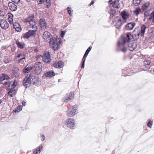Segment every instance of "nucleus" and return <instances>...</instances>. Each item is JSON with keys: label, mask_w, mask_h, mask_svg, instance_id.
I'll use <instances>...</instances> for the list:
<instances>
[{"label": "nucleus", "mask_w": 154, "mask_h": 154, "mask_svg": "<svg viewBox=\"0 0 154 154\" xmlns=\"http://www.w3.org/2000/svg\"><path fill=\"white\" fill-rule=\"evenodd\" d=\"M34 14H31L28 17L24 18L23 20V22L26 24L29 28L33 29V30H29L24 34L23 38H25L28 39L31 36H35V35L38 28L36 25V21L34 19Z\"/></svg>", "instance_id": "1"}, {"label": "nucleus", "mask_w": 154, "mask_h": 154, "mask_svg": "<svg viewBox=\"0 0 154 154\" xmlns=\"http://www.w3.org/2000/svg\"><path fill=\"white\" fill-rule=\"evenodd\" d=\"M140 34L139 32H133V35H132L130 33H127L124 36H121V38L119 40L118 42V46L119 47L121 46H123L126 42H129L132 38L137 39L139 38Z\"/></svg>", "instance_id": "2"}, {"label": "nucleus", "mask_w": 154, "mask_h": 154, "mask_svg": "<svg viewBox=\"0 0 154 154\" xmlns=\"http://www.w3.org/2000/svg\"><path fill=\"white\" fill-rule=\"evenodd\" d=\"M61 42V38L52 37L49 41V46L53 50L56 51L60 48L59 45Z\"/></svg>", "instance_id": "3"}, {"label": "nucleus", "mask_w": 154, "mask_h": 154, "mask_svg": "<svg viewBox=\"0 0 154 154\" xmlns=\"http://www.w3.org/2000/svg\"><path fill=\"white\" fill-rule=\"evenodd\" d=\"M77 105H74L72 106L67 111L66 115L69 117H72L77 113Z\"/></svg>", "instance_id": "4"}, {"label": "nucleus", "mask_w": 154, "mask_h": 154, "mask_svg": "<svg viewBox=\"0 0 154 154\" xmlns=\"http://www.w3.org/2000/svg\"><path fill=\"white\" fill-rule=\"evenodd\" d=\"M66 125L68 128L71 129H74L75 127V120L72 118L67 119L65 122Z\"/></svg>", "instance_id": "5"}, {"label": "nucleus", "mask_w": 154, "mask_h": 154, "mask_svg": "<svg viewBox=\"0 0 154 154\" xmlns=\"http://www.w3.org/2000/svg\"><path fill=\"white\" fill-rule=\"evenodd\" d=\"M10 78L7 75L2 74L0 78V83L6 85L9 82Z\"/></svg>", "instance_id": "6"}, {"label": "nucleus", "mask_w": 154, "mask_h": 154, "mask_svg": "<svg viewBox=\"0 0 154 154\" xmlns=\"http://www.w3.org/2000/svg\"><path fill=\"white\" fill-rule=\"evenodd\" d=\"M29 75V77L31 80V84L35 86H38L39 84V79L35 76L32 75L31 73Z\"/></svg>", "instance_id": "7"}, {"label": "nucleus", "mask_w": 154, "mask_h": 154, "mask_svg": "<svg viewBox=\"0 0 154 154\" xmlns=\"http://www.w3.org/2000/svg\"><path fill=\"white\" fill-rule=\"evenodd\" d=\"M113 23L116 28L118 29H119L121 28L122 24L121 19L118 17H116L115 18Z\"/></svg>", "instance_id": "8"}, {"label": "nucleus", "mask_w": 154, "mask_h": 154, "mask_svg": "<svg viewBox=\"0 0 154 154\" xmlns=\"http://www.w3.org/2000/svg\"><path fill=\"white\" fill-rule=\"evenodd\" d=\"M42 60L45 63H48L50 62L51 57L49 52L46 51L44 53L42 57Z\"/></svg>", "instance_id": "9"}, {"label": "nucleus", "mask_w": 154, "mask_h": 154, "mask_svg": "<svg viewBox=\"0 0 154 154\" xmlns=\"http://www.w3.org/2000/svg\"><path fill=\"white\" fill-rule=\"evenodd\" d=\"M23 85L26 88L29 87L31 84V80L29 77V75H27L23 81Z\"/></svg>", "instance_id": "10"}, {"label": "nucleus", "mask_w": 154, "mask_h": 154, "mask_svg": "<svg viewBox=\"0 0 154 154\" xmlns=\"http://www.w3.org/2000/svg\"><path fill=\"white\" fill-rule=\"evenodd\" d=\"M0 26L2 29L5 30L8 28L9 24L5 20H0Z\"/></svg>", "instance_id": "11"}, {"label": "nucleus", "mask_w": 154, "mask_h": 154, "mask_svg": "<svg viewBox=\"0 0 154 154\" xmlns=\"http://www.w3.org/2000/svg\"><path fill=\"white\" fill-rule=\"evenodd\" d=\"M35 72L37 75L39 74L42 71V66L40 63L36 64L35 66Z\"/></svg>", "instance_id": "12"}, {"label": "nucleus", "mask_w": 154, "mask_h": 154, "mask_svg": "<svg viewBox=\"0 0 154 154\" xmlns=\"http://www.w3.org/2000/svg\"><path fill=\"white\" fill-rule=\"evenodd\" d=\"M39 25L42 30H45L47 27V23L45 19H41L40 20Z\"/></svg>", "instance_id": "13"}, {"label": "nucleus", "mask_w": 154, "mask_h": 154, "mask_svg": "<svg viewBox=\"0 0 154 154\" xmlns=\"http://www.w3.org/2000/svg\"><path fill=\"white\" fill-rule=\"evenodd\" d=\"M74 96L73 92H71L68 95H67L63 98L64 102H66L72 100Z\"/></svg>", "instance_id": "14"}, {"label": "nucleus", "mask_w": 154, "mask_h": 154, "mask_svg": "<svg viewBox=\"0 0 154 154\" xmlns=\"http://www.w3.org/2000/svg\"><path fill=\"white\" fill-rule=\"evenodd\" d=\"M37 2L39 4H42L45 3V4L46 5L47 8H49L51 5V2L50 0H37Z\"/></svg>", "instance_id": "15"}, {"label": "nucleus", "mask_w": 154, "mask_h": 154, "mask_svg": "<svg viewBox=\"0 0 154 154\" xmlns=\"http://www.w3.org/2000/svg\"><path fill=\"white\" fill-rule=\"evenodd\" d=\"M128 45L129 49L131 51H133L137 47V44L135 42H129Z\"/></svg>", "instance_id": "16"}, {"label": "nucleus", "mask_w": 154, "mask_h": 154, "mask_svg": "<svg viewBox=\"0 0 154 154\" xmlns=\"http://www.w3.org/2000/svg\"><path fill=\"white\" fill-rule=\"evenodd\" d=\"M9 83V85L8 87V89L9 90H12L17 85V82L16 81H11Z\"/></svg>", "instance_id": "17"}, {"label": "nucleus", "mask_w": 154, "mask_h": 154, "mask_svg": "<svg viewBox=\"0 0 154 154\" xmlns=\"http://www.w3.org/2000/svg\"><path fill=\"white\" fill-rule=\"evenodd\" d=\"M8 6L9 9L12 11H15L16 10L17 8V6L14 3L9 2L8 3Z\"/></svg>", "instance_id": "18"}, {"label": "nucleus", "mask_w": 154, "mask_h": 154, "mask_svg": "<svg viewBox=\"0 0 154 154\" xmlns=\"http://www.w3.org/2000/svg\"><path fill=\"white\" fill-rule=\"evenodd\" d=\"M64 66L63 62L62 61H60L57 63H54V66L56 68H61Z\"/></svg>", "instance_id": "19"}, {"label": "nucleus", "mask_w": 154, "mask_h": 154, "mask_svg": "<svg viewBox=\"0 0 154 154\" xmlns=\"http://www.w3.org/2000/svg\"><path fill=\"white\" fill-rule=\"evenodd\" d=\"M16 43L18 48L20 49H23L25 46V44L23 42L16 41Z\"/></svg>", "instance_id": "20"}, {"label": "nucleus", "mask_w": 154, "mask_h": 154, "mask_svg": "<svg viewBox=\"0 0 154 154\" xmlns=\"http://www.w3.org/2000/svg\"><path fill=\"white\" fill-rule=\"evenodd\" d=\"M13 27L16 30L17 32H20L21 30L20 26L19 24L17 22H14L13 24Z\"/></svg>", "instance_id": "21"}, {"label": "nucleus", "mask_w": 154, "mask_h": 154, "mask_svg": "<svg viewBox=\"0 0 154 154\" xmlns=\"http://www.w3.org/2000/svg\"><path fill=\"white\" fill-rule=\"evenodd\" d=\"M135 25L134 23H130L127 24L125 26V29L127 30L132 29Z\"/></svg>", "instance_id": "22"}, {"label": "nucleus", "mask_w": 154, "mask_h": 154, "mask_svg": "<svg viewBox=\"0 0 154 154\" xmlns=\"http://www.w3.org/2000/svg\"><path fill=\"white\" fill-rule=\"evenodd\" d=\"M55 73L52 70L49 71L45 73V76L47 77L51 78L55 75Z\"/></svg>", "instance_id": "23"}, {"label": "nucleus", "mask_w": 154, "mask_h": 154, "mask_svg": "<svg viewBox=\"0 0 154 154\" xmlns=\"http://www.w3.org/2000/svg\"><path fill=\"white\" fill-rule=\"evenodd\" d=\"M121 15L123 19L125 20L128 18L129 16L128 13L125 11L121 12Z\"/></svg>", "instance_id": "24"}, {"label": "nucleus", "mask_w": 154, "mask_h": 154, "mask_svg": "<svg viewBox=\"0 0 154 154\" xmlns=\"http://www.w3.org/2000/svg\"><path fill=\"white\" fill-rule=\"evenodd\" d=\"M43 35L44 39L45 40H47L51 36V34L48 31H46L44 32Z\"/></svg>", "instance_id": "25"}, {"label": "nucleus", "mask_w": 154, "mask_h": 154, "mask_svg": "<svg viewBox=\"0 0 154 154\" xmlns=\"http://www.w3.org/2000/svg\"><path fill=\"white\" fill-rule=\"evenodd\" d=\"M113 5L114 7L116 8H119L120 7V5L119 2V0H115L113 1Z\"/></svg>", "instance_id": "26"}, {"label": "nucleus", "mask_w": 154, "mask_h": 154, "mask_svg": "<svg viewBox=\"0 0 154 154\" xmlns=\"http://www.w3.org/2000/svg\"><path fill=\"white\" fill-rule=\"evenodd\" d=\"M147 27L145 25H143L141 27L140 34L142 36L144 35L145 31V29H146Z\"/></svg>", "instance_id": "27"}, {"label": "nucleus", "mask_w": 154, "mask_h": 154, "mask_svg": "<svg viewBox=\"0 0 154 154\" xmlns=\"http://www.w3.org/2000/svg\"><path fill=\"white\" fill-rule=\"evenodd\" d=\"M31 67H28L27 65L23 69V72L24 73H29L32 69Z\"/></svg>", "instance_id": "28"}, {"label": "nucleus", "mask_w": 154, "mask_h": 154, "mask_svg": "<svg viewBox=\"0 0 154 154\" xmlns=\"http://www.w3.org/2000/svg\"><path fill=\"white\" fill-rule=\"evenodd\" d=\"M17 91V90L15 89L10 90V91H9L8 94L11 97H13L14 95H15V94L16 93Z\"/></svg>", "instance_id": "29"}, {"label": "nucleus", "mask_w": 154, "mask_h": 154, "mask_svg": "<svg viewBox=\"0 0 154 154\" xmlns=\"http://www.w3.org/2000/svg\"><path fill=\"white\" fill-rule=\"evenodd\" d=\"M92 48V47L91 46H90L86 50L84 55V56L83 57V58H84L86 59V58L87 56L88 53L90 52V51L91 50Z\"/></svg>", "instance_id": "30"}, {"label": "nucleus", "mask_w": 154, "mask_h": 154, "mask_svg": "<svg viewBox=\"0 0 154 154\" xmlns=\"http://www.w3.org/2000/svg\"><path fill=\"white\" fill-rule=\"evenodd\" d=\"M150 4V3L149 2H147L145 3L142 6V8L143 10H145L146 9L147 7Z\"/></svg>", "instance_id": "31"}, {"label": "nucleus", "mask_w": 154, "mask_h": 154, "mask_svg": "<svg viewBox=\"0 0 154 154\" xmlns=\"http://www.w3.org/2000/svg\"><path fill=\"white\" fill-rule=\"evenodd\" d=\"M141 9L139 8H137L134 11V14L136 16H137L139 13L141 12Z\"/></svg>", "instance_id": "32"}, {"label": "nucleus", "mask_w": 154, "mask_h": 154, "mask_svg": "<svg viewBox=\"0 0 154 154\" xmlns=\"http://www.w3.org/2000/svg\"><path fill=\"white\" fill-rule=\"evenodd\" d=\"M150 61L149 59L145 60L143 62L144 65L145 66L147 67L149 65Z\"/></svg>", "instance_id": "33"}, {"label": "nucleus", "mask_w": 154, "mask_h": 154, "mask_svg": "<svg viewBox=\"0 0 154 154\" xmlns=\"http://www.w3.org/2000/svg\"><path fill=\"white\" fill-rule=\"evenodd\" d=\"M25 58L23 57L21 58V59H19V63L21 65H23L25 62Z\"/></svg>", "instance_id": "34"}, {"label": "nucleus", "mask_w": 154, "mask_h": 154, "mask_svg": "<svg viewBox=\"0 0 154 154\" xmlns=\"http://www.w3.org/2000/svg\"><path fill=\"white\" fill-rule=\"evenodd\" d=\"M142 0H133V3L134 5L137 6Z\"/></svg>", "instance_id": "35"}, {"label": "nucleus", "mask_w": 154, "mask_h": 154, "mask_svg": "<svg viewBox=\"0 0 154 154\" xmlns=\"http://www.w3.org/2000/svg\"><path fill=\"white\" fill-rule=\"evenodd\" d=\"M22 109V106L21 105L19 106L16 109L14 110V111L15 112H17L20 111Z\"/></svg>", "instance_id": "36"}, {"label": "nucleus", "mask_w": 154, "mask_h": 154, "mask_svg": "<svg viewBox=\"0 0 154 154\" xmlns=\"http://www.w3.org/2000/svg\"><path fill=\"white\" fill-rule=\"evenodd\" d=\"M153 122H152L149 119L148 120V122L147 124V125L150 128H152V125Z\"/></svg>", "instance_id": "37"}, {"label": "nucleus", "mask_w": 154, "mask_h": 154, "mask_svg": "<svg viewBox=\"0 0 154 154\" xmlns=\"http://www.w3.org/2000/svg\"><path fill=\"white\" fill-rule=\"evenodd\" d=\"M115 14V11L113 10H111L110 12V18H112L114 16Z\"/></svg>", "instance_id": "38"}, {"label": "nucleus", "mask_w": 154, "mask_h": 154, "mask_svg": "<svg viewBox=\"0 0 154 154\" xmlns=\"http://www.w3.org/2000/svg\"><path fill=\"white\" fill-rule=\"evenodd\" d=\"M67 9L68 13L71 16L72 15L71 12L72 11V10L71 8L69 7H68Z\"/></svg>", "instance_id": "39"}, {"label": "nucleus", "mask_w": 154, "mask_h": 154, "mask_svg": "<svg viewBox=\"0 0 154 154\" xmlns=\"http://www.w3.org/2000/svg\"><path fill=\"white\" fill-rule=\"evenodd\" d=\"M85 59L84 58H83L82 59V68H84V65H85Z\"/></svg>", "instance_id": "40"}, {"label": "nucleus", "mask_w": 154, "mask_h": 154, "mask_svg": "<svg viewBox=\"0 0 154 154\" xmlns=\"http://www.w3.org/2000/svg\"><path fill=\"white\" fill-rule=\"evenodd\" d=\"M40 152V151L36 149L35 150H34L33 152V154H39Z\"/></svg>", "instance_id": "41"}, {"label": "nucleus", "mask_w": 154, "mask_h": 154, "mask_svg": "<svg viewBox=\"0 0 154 154\" xmlns=\"http://www.w3.org/2000/svg\"><path fill=\"white\" fill-rule=\"evenodd\" d=\"M42 148H43L42 145L41 144L40 145V146H38V147H37L36 149H38V150H39V151L41 152Z\"/></svg>", "instance_id": "42"}, {"label": "nucleus", "mask_w": 154, "mask_h": 154, "mask_svg": "<svg viewBox=\"0 0 154 154\" xmlns=\"http://www.w3.org/2000/svg\"><path fill=\"white\" fill-rule=\"evenodd\" d=\"M41 137V140L42 141H43L45 139V136L42 134H40Z\"/></svg>", "instance_id": "43"}, {"label": "nucleus", "mask_w": 154, "mask_h": 154, "mask_svg": "<svg viewBox=\"0 0 154 154\" xmlns=\"http://www.w3.org/2000/svg\"><path fill=\"white\" fill-rule=\"evenodd\" d=\"M24 57L25 58V56L24 54H20L18 55L17 57L19 58V59H21V58Z\"/></svg>", "instance_id": "44"}, {"label": "nucleus", "mask_w": 154, "mask_h": 154, "mask_svg": "<svg viewBox=\"0 0 154 154\" xmlns=\"http://www.w3.org/2000/svg\"><path fill=\"white\" fill-rule=\"evenodd\" d=\"M14 3L17 4L19 3L20 2V0H11Z\"/></svg>", "instance_id": "45"}, {"label": "nucleus", "mask_w": 154, "mask_h": 154, "mask_svg": "<svg viewBox=\"0 0 154 154\" xmlns=\"http://www.w3.org/2000/svg\"><path fill=\"white\" fill-rule=\"evenodd\" d=\"M127 50L126 47H123L121 49V51L125 53L126 52Z\"/></svg>", "instance_id": "46"}, {"label": "nucleus", "mask_w": 154, "mask_h": 154, "mask_svg": "<svg viewBox=\"0 0 154 154\" xmlns=\"http://www.w3.org/2000/svg\"><path fill=\"white\" fill-rule=\"evenodd\" d=\"M65 32L64 31H62L61 32V37H63L65 34Z\"/></svg>", "instance_id": "47"}, {"label": "nucleus", "mask_w": 154, "mask_h": 154, "mask_svg": "<svg viewBox=\"0 0 154 154\" xmlns=\"http://www.w3.org/2000/svg\"><path fill=\"white\" fill-rule=\"evenodd\" d=\"M149 20H152V19H153V17H152V12L151 13V14H150V16L149 17Z\"/></svg>", "instance_id": "48"}, {"label": "nucleus", "mask_w": 154, "mask_h": 154, "mask_svg": "<svg viewBox=\"0 0 154 154\" xmlns=\"http://www.w3.org/2000/svg\"><path fill=\"white\" fill-rule=\"evenodd\" d=\"M152 16L153 17L152 23H154V10L152 12Z\"/></svg>", "instance_id": "49"}, {"label": "nucleus", "mask_w": 154, "mask_h": 154, "mask_svg": "<svg viewBox=\"0 0 154 154\" xmlns=\"http://www.w3.org/2000/svg\"><path fill=\"white\" fill-rule=\"evenodd\" d=\"M144 16L146 17H147L149 16V14L147 12H145L144 13Z\"/></svg>", "instance_id": "50"}, {"label": "nucleus", "mask_w": 154, "mask_h": 154, "mask_svg": "<svg viewBox=\"0 0 154 154\" xmlns=\"http://www.w3.org/2000/svg\"><path fill=\"white\" fill-rule=\"evenodd\" d=\"M26 102L24 101V102H23V103H22V105L23 106H25L26 105Z\"/></svg>", "instance_id": "51"}, {"label": "nucleus", "mask_w": 154, "mask_h": 154, "mask_svg": "<svg viewBox=\"0 0 154 154\" xmlns=\"http://www.w3.org/2000/svg\"><path fill=\"white\" fill-rule=\"evenodd\" d=\"M94 1H92L90 4V5H93L94 4Z\"/></svg>", "instance_id": "52"}, {"label": "nucleus", "mask_w": 154, "mask_h": 154, "mask_svg": "<svg viewBox=\"0 0 154 154\" xmlns=\"http://www.w3.org/2000/svg\"><path fill=\"white\" fill-rule=\"evenodd\" d=\"M112 0H109V3L110 4H111V2L112 1Z\"/></svg>", "instance_id": "53"}, {"label": "nucleus", "mask_w": 154, "mask_h": 154, "mask_svg": "<svg viewBox=\"0 0 154 154\" xmlns=\"http://www.w3.org/2000/svg\"><path fill=\"white\" fill-rule=\"evenodd\" d=\"M27 2H29L30 1V0H26Z\"/></svg>", "instance_id": "54"}]
</instances>
